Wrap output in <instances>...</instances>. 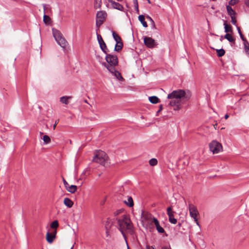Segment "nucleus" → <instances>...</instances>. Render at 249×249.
I'll use <instances>...</instances> for the list:
<instances>
[{
  "label": "nucleus",
  "instance_id": "nucleus-1",
  "mask_svg": "<svg viewBox=\"0 0 249 249\" xmlns=\"http://www.w3.org/2000/svg\"><path fill=\"white\" fill-rule=\"evenodd\" d=\"M191 94L188 90L178 89L173 91L167 96V98L171 99L169 105L174 107V110H178L181 108L182 101H188L191 98Z\"/></svg>",
  "mask_w": 249,
  "mask_h": 249
},
{
  "label": "nucleus",
  "instance_id": "nucleus-2",
  "mask_svg": "<svg viewBox=\"0 0 249 249\" xmlns=\"http://www.w3.org/2000/svg\"><path fill=\"white\" fill-rule=\"evenodd\" d=\"M106 54L105 59L107 64L106 62L101 63V64L106 67L109 72L115 71V67L118 65L119 61L118 57L115 54L105 53Z\"/></svg>",
  "mask_w": 249,
  "mask_h": 249
},
{
  "label": "nucleus",
  "instance_id": "nucleus-3",
  "mask_svg": "<svg viewBox=\"0 0 249 249\" xmlns=\"http://www.w3.org/2000/svg\"><path fill=\"white\" fill-rule=\"evenodd\" d=\"M118 224L119 225V229L122 234L124 236V231L131 228L130 219L128 218L126 215H123L121 218H117Z\"/></svg>",
  "mask_w": 249,
  "mask_h": 249
},
{
  "label": "nucleus",
  "instance_id": "nucleus-4",
  "mask_svg": "<svg viewBox=\"0 0 249 249\" xmlns=\"http://www.w3.org/2000/svg\"><path fill=\"white\" fill-rule=\"evenodd\" d=\"M107 154L101 150L97 151L96 154L93 159V161L101 165H105L106 160L107 158Z\"/></svg>",
  "mask_w": 249,
  "mask_h": 249
},
{
  "label": "nucleus",
  "instance_id": "nucleus-5",
  "mask_svg": "<svg viewBox=\"0 0 249 249\" xmlns=\"http://www.w3.org/2000/svg\"><path fill=\"white\" fill-rule=\"evenodd\" d=\"M189 210L191 217L194 219V221L196 222V225H198V226H200L197 218V215L199 214V213L197 209V208L193 204H189Z\"/></svg>",
  "mask_w": 249,
  "mask_h": 249
},
{
  "label": "nucleus",
  "instance_id": "nucleus-6",
  "mask_svg": "<svg viewBox=\"0 0 249 249\" xmlns=\"http://www.w3.org/2000/svg\"><path fill=\"white\" fill-rule=\"evenodd\" d=\"M209 147L213 154L218 153L222 150V144L216 141H213L209 144Z\"/></svg>",
  "mask_w": 249,
  "mask_h": 249
},
{
  "label": "nucleus",
  "instance_id": "nucleus-7",
  "mask_svg": "<svg viewBox=\"0 0 249 249\" xmlns=\"http://www.w3.org/2000/svg\"><path fill=\"white\" fill-rule=\"evenodd\" d=\"M52 33L57 44L62 47V34L61 32L54 28H53Z\"/></svg>",
  "mask_w": 249,
  "mask_h": 249
},
{
  "label": "nucleus",
  "instance_id": "nucleus-8",
  "mask_svg": "<svg viewBox=\"0 0 249 249\" xmlns=\"http://www.w3.org/2000/svg\"><path fill=\"white\" fill-rule=\"evenodd\" d=\"M97 38L98 40V43L99 44L100 49L101 50L105 53H107L108 52V50L107 47V45L104 42V40L102 38V36L97 33Z\"/></svg>",
  "mask_w": 249,
  "mask_h": 249
},
{
  "label": "nucleus",
  "instance_id": "nucleus-9",
  "mask_svg": "<svg viewBox=\"0 0 249 249\" xmlns=\"http://www.w3.org/2000/svg\"><path fill=\"white\" fill-rule=\"evenodd\" d=\"M143 42L145 45L149 48H153L157 45L155 40L150 37H144Z\"/></svg>",
  "mask_w": 249,
  "mask_h": 249
},
{
  "label": "nucleus",
  "instance_id": "nucleus-10",
  "mask_svg": "<svg viewBox=\"0 0 249 249\" xmlns=\"http://www.w3.org/2000/svg\"><path fill=\"white\" fill-rule=\"evenodd\" d=\"M109 3L111 4V6L116 9L122 11L124 9V7L122 5L118 2H115L113 0H107Z\"/></svg>",
  "mask_w": 249,
  "mask_h": 249
},
{
  "label": "nucleus",
  "instance_id": "nucleus-11",
  "mask_svg": "<svg viewBox=\"0 0 249 249\" xmlns=\"http://www.w3.org/2000/svg\"><path fill=\"white\" fill-rule=\"evenodd\" d=\"M43 8H44V12L46 11V12L47 13V10H49V8L47 6L46 4H43ZM51 18L49 17L48 15H47L44 13V16H43V21L46 24H49L51 22Z\"/></svg>",
  "mask_w": 249,
  "mask_h": 249
},
{
  "label": "nucleus",
  "instance_id": "nucleus-12",
  "mask_svg": "<svg viewBox=\"0 0 249 249\" xmlns=\"http://www.w3.org/2000/svg\"><path fill=\"white\" fill-rule=\"evenodd\" d=\"M107 16V13L105 11H100L97 13L96 14V19L100 20L102 22H104L106 20Z\"/></svg>",
  "mask_w": 249,
  "mask_h": 249
},
{
  "label": "nucleus",
  "instance_id": "nucleus-13",
  "mask_svg": "<svg viewBox=\"0 0 249 249\" xmlns=\"http://www.w3.org/2000/svg\"><path fill=\"white\" fill-rule=\"evenodd\" d=\"M153 222L155 225L157 230L159 233H163L165 232L164 229L160 226L159 222L156 218H153Z\"/></svg>",
  "mask_w": 249,
  "mask_h": 249
},
{
  "label": "nucleus",
  "instance_id": "nucleus-14",
  "mask_svg": "<svg viewBox=\"0 0 249 249\" xmlns=\"http://www.w3.org/2000/svg\"><path fill=\"white\" fill-rule=\"evenodd\" d=\"M55 237L54 235H53L51 234V230H48L47 233L46 239L47 241L49 243L51 244L53 242V240L55 239Z\"/></svg>",
  "mask_w": 249,
  "mask_h": 249
},
{
  "label": "nucleus",
  "instance_id": "nucleus-15",
  "mask_svg": "<svg viewBox=\"0 0 249 249\" xmlns=\"http://www.w3.org/2000/svg\"><path fill=\"white\" fill-rule=\"evenodd\" d=\"M63 52L68 54L71 51L70 47L69 46L68 42L63 38Z\"/></svg>",
  "mask_w": 249,
  "mask_h": 249
},
{
  "label": "nucleus",
  "instance_id": "nucleus-16",
  "mask_svg": "<svg viewBox=\"0 0 249 249\" xmlns=\"http://www.w3.org/2000/svg\"><path fill=\"white\" fill-rule=\"evenodd\" d=\"M63 203L68 208H71L73 205V202L68 197L64 198Z\"/></svg>",
  "mask_w": 249,
  "mask_h": 249
},
{
  "label": "nucleus",
  "instance_id": "nucleus-17",
  "mask_svg": "<svg viewBox=\"0 0 249 249\" xmlns=\"http://www.w3.org/2000/svg\"><path fill=\"white\" fill-rule=\"evenodd\" d=\"M225 32L227 33H232V28L231 25L228 24L227 21H225L224 23Z\"/></svg>",
  "mask_w": 249,
  "mask_h": 249
},
{
  "label": "nucleus",
  "instance_id": "nucleus-18",
  "mask_svg": "<svg viewBox=\"0 0 249 249\" xmlns=\"http://www.w3.org/2000/svg\"><path fill=\"white\" fill-rule=\"evenodd\" d=\"M124 202L129 207H132L134 205L133 200L131 196H128L127 200H124Z\"/></svg>",
  "mask_w": 249,
  "mask_h": 249
},
{
  "label": "nucleus",
  "instance_id": "nucleus-19",
  "mask_svg": "<svg viewBox=\"0 0 249 249\" xmlns=\"http://www.w3.org/2000/svg\"><path fill=\"white\" fill-rule=\"evenodd\" d=\"M110 73L114 74V75L120 81H123L124 80L123 77L121 75V74L120 72L116 70L115 68V71L112 72H110Z\"/></svg>",
  "mask_w": 249,
  "mask_h": 249
},
{
  "label": "nucleus",
  "instance_id": "nucleus-20",
  "mask_svg": "<svg viewBox=\"0 0 249 249\" xmlns=\"http://www.w3.org/2000/svg\"><path fill=\"white\" fill-rule=\"evenodd\" d=\"M123 46V44L122 41L116 42V44L114 48V51L116 52H119L122 49Z\"/></svg>",
  "mask_w": 249,
  "mask_h": 249
},
{
  "label": "nucleus",
  "instance_id": "nucleus-21",
  "mask_svg": "<svg viewBox=\"0 0 249 249\" xmlns=\"http://www.w3.org/2000/svg\"><path fill=\"white\" fill-rule=\"evenodd\" d=\"M224 37L227 39L230 42H235V39L230 34L227 33L224 36Z\"/></svg>",
  "mask_w": 249,
  "mask_h": 249
},
{
  "label": "nucleus",
  "instance_id": "nucleus-22",
  "mask_svg": "<svg viewBox=\"0 0 249 249\" xmlns=\"http://www.w3.org/2000/svg\"><path fill=\"white\" fill-rule=\"evenodd\" d=\"M138 18L144 27H147L148 25L146 22L145 21V18L143 15H140L138 17Z\"/></svg>",
  "mask_w": 249,
  "mask_h": 249
},
{
  "label": "nucleus",
  "instance_id": "nucleus-23",
  "mask_svg": "<svg viewBox=\"0 0 249 249\" xmlns=\"http://www.w3.org/2000/svg\"><path fill=\"white\" fill-rule=\"evenodd\" d=\"M149 101L152 104H157L160 102V100L158 97L152 96L149 97Z\"/></svg>",
  "mask_w": 249,
  "mask_h": 249
},
{
  "label": "nucleus",
  "instance_id": "nucleus-24",
  "mask_svg": "<svg viewBox=\"0 0 249 249\" xmlns=\"http://www.w3.org/2000/svg\"><path fill=\"white\" fill-rule=\"evenodd\" d=\"M226 9L227 10V12L229 15H230L231 17L233 15H235L236 13L232 9L230 5H227L226 6Z\"/></svg>",
  "mask_w": 249,
  "mask_h": 249
},
{
  "label": "nucleus",
  "instance_id": "nucleus-25",
  "mask_svg": "<svg viewBox=\"0 0 249 249\" xmlns=\"http://www.w3.org/2000/svg\"><path fill=\"white\" fill-rule=\"evenodd\" d=\"M77 188V187L76 185H70L69 187H68L67 189L66 190L68 192L73 194L76 191Z\"/></svg>",
  "mask_w": 249,
  "mask_h": 249
},
{
  "label": "nucleus",
  "instance_id": "nucleus-26",
  "mask_svg": "<svg viewBox=\"0 0 249 249\" xmlns=\"http://www.w3.org/2000/svg\"><path fill=\"white\" fill-rule=\"evenodd\" d=\"M102 5V0H95L94 1V7L95 9L100 8Z\"/></svg>",
  "mask_w": 249,
  "mask_h": 249
},
{
  "label": "nucleus",
  "instance_id": "nucleus-27",
  "mask_svg": "<svg viewBox=\"0 0 249 249\" xmlns=\"http://www.w3.org/2000/svg\"><path fill=\"white\" fill-rule=\"evenodd\" d=\"M174 213H172V214H170V215H168L169 216V222L170 223H171L172 224H175L177 222V220L174 217Z\"/></svg>",
  "mask_w": 249,
  "mask_h": 249
},
{
  "label": "nucleus",
  "instance_id": "nucleus-28",
  "mask_svg": "<svg viewBox=\"0 0 249 249\" xmlns=\"http://www.w3.org/2000/svg\"><path fill=\"white\" fill-rule=\"evenodd\" d=\"M216 53H217V55L218 57H222L225 54V51L224 49H220L216 50Z\"/></svg>",
  "mask_w": 249,
  "mask_h": 249
},
{
  "label": "nucleus",
  "instance_id": "nucleus-29",
  "mask_svg": "<svg viewBox=\"0 0 249 249\" xmlns=\"http://www.w3.org/2000/svg\"><path fill=\"white\" fill-rule=\"evenodd\" d=\"M112 36L116 42L122 41L120 36L114 32H113Z\"/></svg>",
  "mask_w": 249,
  "mask_h": 249
},
{
  "label": "nucleus",
  "instance_id": "nucleus-30",
  "mask_svg": "<svg viewBox=\"0 0 249 249\" xmlns=\"http://www.w3.org/2000/svg\"><path fill=\"white\" fill-rule=\"evenodd\" d=\"M149 163L151 166H155L157 164L158 160L155 158H152L151 160H150Z\"/></svg>",
  "mask_w": 249,
  "mask_h": 249
},
{
  "label": "nucleus",
  "instance_id": "nucleus-31",
  "mask_svg": "<svg viewBox=\"0 0 249 249\" xmlns=\"http://www.w3.org/2000/svg\"><path fill=\"white\" fill-rule=\"evenodd\" d=\"M43 140L44 141V144H48L51 142V139L48 135H44L43 137Z\"/></svg>",
  "mask_w": 249,
  "mask_h": 249
},
{
  "label": "nucleus",
  "instance_id": "nucleus-32",
  "mask_svg": "<svg viewBox=\"0 0 249 249\" xmlns=\"http://www.w3.org/2000/svg\"><path fill=\"white\" fill-rule=\"evenodd\" d=\"M51 229H57L58 226V222L57 220H54L51 224Z\"/></svg>",
  "mask_w": 249,
  "mask_h": 249
},
{
  "label": "nucleus",
  "instance_id": "nucleus-33",
  "mask_svg": "<svg viewBox=\"0 0 249 249\" xmlns=\"http://www.w3.org/2000/svg\"><path fill=\"white\" fill-rule=\"evenodd\" d=\"M71 96H63V104L66 105L69 104V100L71 99Z\"/></svg>",
  "mask_w": 249,
  "mask_h": 249
},
{
  "label": "nucleus",
  "instance_id": "nucleus-34",
  "mask_svg": "<svg viewBox=\"0 0 249 249\" xmlns=\"http://www.w3.org/2000/svg\"><path fill=\"white\" fill-rule=\"evenodd\" d=\"M133 2L134 3V7L138 13H139V7H138V2L137 0H133Z\"/></svg>",
  "mask_w": 249,
  "mask_h": 249
},
{
  "label": "nucleus",
  "instance_id": "nucleus-35",
  "mask_svg": "<svg viewBox=\"0 0 249 249\" xmlns=\"http://www.w3.org/2000/svg\"><path fill=\"white\" fill-rule=\"evenodd\" d=\"M175 212L172 211V209L171 207H169L167 209V215H170L172 213H174Z\"/></svg>",
  "mask_w": 249,
  "mask_h": 249
},
{
  "label": "nucleus",
  "instance_id": "nucleus-36",
  "mask_svg": "<svg viewBox=\"0 0 249 249\" xmlns=\"http://www.w3.org/2000/svg\"><path fill=\"white\" fill-rule=\"evenodd\" d=\"M231 22L233 25H236V19L235 15L232 16L231 17Z\"/></svg>",
  "mask_w": 249,
  "mask_h": 249
},
{
  "label": "nucleus",
  "instance_id": "nucleus-37",
  "mask_svg": "<svg viewBox=\"0 0 249 249\" xmlns=\"http://www.w3.org/2000/svg\"><path fill=\"white\" fill-rule=\"evenodd\" d=\"M244 46L246 53L247 55L249 56V47L247 45L246 42H244Z\"/></svg>",
  "mask_w": 249,
  "mask_h": 249
},
{
  "label": "nucleus",
  "instance_id": "nucleus-38",
  "mask_svg": "<svg viewBox=\"0 0 249 249\" xmlns=\"http://www.w3.org/2000/svg\"><path fill=\"white\" fill-rule=\"evenodd\" d=\"M103 23L104 22L101 21L100 20L96 19V26L98 28H99Z\"/></svg>",
  "mask_w": 249,
  "mask_h": 249
},
{
  "label": "nucleus",
  "instance_id": "nucleus-39",
  "mask_svg": "<svg viewBox=\"0 0 249 249\" xmlns=\"http://www.w3.org/2000/svg\"><path fill=\"white\" fill-rule=\"evenodd\" d=\"M238 0H231L229 3L230 5H233L235 4L238 2Z\"/></svg>",
  "mask_w": 249,
  "mask_h": 249
},
{
  "label": "nucleus",
  "instance_id": "nucleus-40",
  "mask_svg": "<svg viewBox=\"0 0 249 249\" xmlns=\"http://www.w3.org/2000/svg\"><path fill=\"white\" fill-rule=\"evenodd\" d=\"M146 18H147V19L149 20V21H151L152 24H153L154 25V27H155V24L154 21L153 20V19L150 16H146Z\"/></svg>",
  "mask_w": 249,
  "mask_h": 249
},
{
  "label": "nucleus",
  "instance_id": "nucleus-41",
  "mask_svg": "<svg viewBox=\"0 0 249 249\" xmlns=\"http://www.w3.org/2000/svg\"><path fill=\"white\" fill-rule=\"evenodd\" d=\"M51 234L55 237L56 234V229H52V230H51Z\"/></svg>",
  "mask_w": 249,
  "mask_h": 249
},
{
  "label": "nucleus",
  "instance_id": "nucleus-42",
  "mask_svg": "<svg viewBox=\"0 0 249 249\" xmlns=\"http://www.w3.org/2000/svg\"><path fill=\"white\" fill-rule=\"evenodd\" d=\"M63 184L65 185V187L66 189H67L68 187H69L70 185H69V183L64 179L63 178Z\"/></svg>",
  "mask_w": 249,
  "mask_h": 249
},
{
  "label": "nucleus",
  "instance_id": "nucleus-43",
  "mask_svg": "<svg viewBox=\"0 0 249 249\" xmlns=\"http://www.w3.org/2000/svg\"><path fill=\"white\" fill-rule=\"evenodd\" d=\"M240 35V38H241V39L244 41V42H246V43L247 44H249L248 42L247 41V40H246L245 38L244 37V36L243 35V34H241V35Z\"/></svg>",
  "mask_w": 249,
  "mask_h": 249
},
{
  "label": "nucleus",
  "instance_id": "nucleus-44",
  "mask_svg": "<svg viewBox=\"0 0 249 249\" xmlns=\"http://www.w3.org/2000/svg\"><path fill=\"white\" fill-rule=\"evenodd\" d=\"M162 105H160L159 107V109L157 112V116L158 115V113H160L162 110Z\"/></svg>",
  "mask_w": 249,
  "mask_h": 249
},
{
  "label": "nucleus",
  "instance_id": "nucleus-45",
  "mask_svg": "<svg viewBox=\"0 0 249 249\" xmlns=\"http://www.w3.org/2000/svg\"><path fill=\"white\" fill-rule=\"evenodd\" d=\"M123 211V210L122 209H120L119 210H117L116 212H115L114 214L115 215H117L119 214V213H122V212Z\"/></svg>",
  "mask_w": 249,
  "mask_h": 249
},
{
  "label": "nucleus",
  "instance_id": "nucleus-46",
  "mask_svg": "<svg viewBox=\"0 0 249 249\" xmlns=\"http://www.w3.org/2000/svg\"><path fill=\"white\" fill-rule=\"evenodd\" d=\"M245 4L249 8V0H244Z\"/></svg>",
  "mask_w": 249,
  "mask_h": 249
},
{
  "label": "nucleus",
  "instance_id": "nucleus-47",
  "mask_svg": "<svg viewBox=\"0 0 249 249\" xmlns=\"http://www.w3.org/2000/svg\"><path fill=\"white\" fill-rule=\"evenodd\" d=\"M237 29L239 35L242 34L239 27H237Z\"/></svg>",
  "mask_w": 249,
  "mask_h": 249
},
{
  "label": "nucleus",
  "instance_id": "nucleus-48",
  "mask_svg": "<svg viewBox=\"0 0 249 249\" xmlns=\"http://www.w3.org/2000/svg\"><path fill=\"white\" fill-rule=\"evenodd\" d=\"M106 234L107 236H109V230L107 229H106Z\"/></svg>",
  "mask_w": 249,
  "mask_h": 249
},
{
  "label": "nucleus",
  "instance_id": "nucleus-49",
  "mask_svg": "<svg viewBox=\"0 0 249 249\" xmlns=\"http://www.w3.org/2000/svg\"><path fill=\"white\" fill-rule=\"evenodd\" d=\"M96 58L98 59L99 62H100V59H102V57L98 55H96Z\"/></svg>",
  "mask_w": 249,
  "mask_h": 249
},
{
  "label": "nucleus",
  "instance_id": "nucleus-50",
  "mask_svg": "<svg viewBox=\"0 0 249 249\" xmlns=\"http://www.w3.org/2000/svg\"><path fill=\"white\" fill-rule=\"evenodd\" d=\"M229 116L228 114H226V115H225L224 118H225V119H227L229 118Z\"/></svg>",
  "mask_w": 249,
  "mask_h": 249
},
{
  "label": "nucleus",
  "instance_id": "nucleus-51",
  "mask_svg": "<svg viewBox=\"0 0 249 249\" xmlns=\"http://www.w3.org/2000/svg\"><path fill=\"white\" fill-rule=\"evenodd\" d=\"M161 249H169L167 247L164 246Z\"/></svg>",
  "mask_w": 249,
  "mask_h": 249
},
{
  "label": "nucleus",
  "instance_id": "nucleus-52",
  "mask_svg": "<svg viewBox=\"0 0 249 249\" xmlns=\"http://www.w3.org/2000/svg\"><path fill=\"white\" fill-rule=\"evenodd\" d=\"M74 245L72 244V246L71 247L70 249H73ZM66 249H69V248H67Z\"/></svg>",
  "mask_w": 249,
  "mask_h": 249
},
{
  "label": "nucleus",
  "instance_id": "nucleus-53",
  "mask_svg": "<svg viewBox=\"0 0 249 249\" xmlns=\"http://www.w3.org/2000/svg\"><path fill=\"white\" fill-rule=\"evenodd\" d=\"M151 248L152 249H156V248L155 246H152L151 247Z\"/></svg>",
  "mask_w": 249,
  "mask_h": 249
},
{
  "label": "nucleus",
  "instance_id": "nucleus-54",
  "mask_svg": "<svg viewBox=\"0 0 249 249\" xmlns=\"http://www.w3.org/2000/svg\"><path fill=\"white\" fill-rule=\"evenodd\" d=\"M223 36H221L220 38V40L221 41H222V40H223Z\"/></svg>",
  "mask_w": 249,
  "mask_h": 249
},
{
  "label": "nucleus",
  "instance_id": "nucleus-55",
  "mask_svg": "<svg viewBox=\"0 0 249 249\" xmlns=\"http://www.w3.org/2000/svg\"><path fill=\"white\" fill-rule=\"evenodd\" d=\"M62 100H63L62 97H61L60 98V102H62Z\"/></svg>",
  "mask_w": 249,
  "mask_h": 249
},
{
  "label": "nucleus",
  "instance_id": "nucleus-56",
  "mask_svg": "<svg viewBox=\"0 0 249 249\" xmlns=\"http://www.w3.org/2000/svg\"><path fill=\"white\" fill-rule=\"evenodd\" d=\"M181 225V224L180 223H178V226L179 227H180Z\"/></svg>",
  "mask_w": 249,
  "mask_h": 249
},
{
  "label": "nucleus",
  "instance_id": "nucleus-57",
  "mask_svg": "<svg viewBox=\"0 0 249 249\" xmlns=\"http://www.w3.org/2000/svg\"><path fill=\"white\" fill-rule=\"evenodd\" d=\"M146 249H150V247L148 246H146Z\"/></svg>",
  "mask_w": 249,
  "mask_h": 249
},
{
  "label": "nucleus",
  "instance_id": "nucleus-58",
  "mask_svg": "<svg viewBox=\"0 0 249 249\" xmlns=\"http://www.w3.org/2000/svg\"><path fill=\"white\" fill-rule=\"evenodd\" d=\"M147 2L149 3H150L151 2H150V0H147Z\"/></svg>",
  "mask_w": 249,
  "mask_h": 249
},
{
  "label": "nucleus",
  "instance_id": "nucleus-59",
  "mask_svg": "<svg viewBox=\"0 0 249 249\" xmlns=\"http://www.w3.org/2000/svg\"><path fill=\"white\" fill-rule=\"evenodd\" d=\"M152 28H156V27H154V25H153V24H152Z\"/></svg>",
  "mask_w": 249,
  "mask_h": 249
},
{
  "label": "nucleus",
  "instance_id": "nucleus-60",
  "mask_svg": "<svg viewBox=\"0 0 249 249\" xmlns=\"http://www.w3.org/2000/svg\"><path fill=\"white\" fill-rule=\"evenodd\" d=\"M40 134L41 135H42V134H43V133H42V132H40Z\"/></svg>",
  "mask_w": 249,
  "mask_h": 249
},
{
  "label": "nucleus",
  "instance_id": "nucleus-61",
  "mask_svg": "<svg viewBox=\"0 0 249 249\" xmlns=\"http://www.w3.org/2000/svg\"><path fill=\"white\" fill-rule=\"evenodd\" d=\"M127 249H129V248L128 246H127Z\"/></svg>",
  "mask_w": 249,
  "mask_h": 249
},
{
  "label": "nucleus",
  "instance_id": "nucleus-62",
  "mask_svg": "<svg viewBox=\"0 0 249 249\" xmlns=\"http://www.w3.org/2000/svg\"><path fill=\"white\" fill-rule=\"evenodd\" d=\"M69 141H70V143H71V141L69 140Z\"/></svg>",
  "mask_w": 249,
  "mask_h": 249
}]
</instances>
